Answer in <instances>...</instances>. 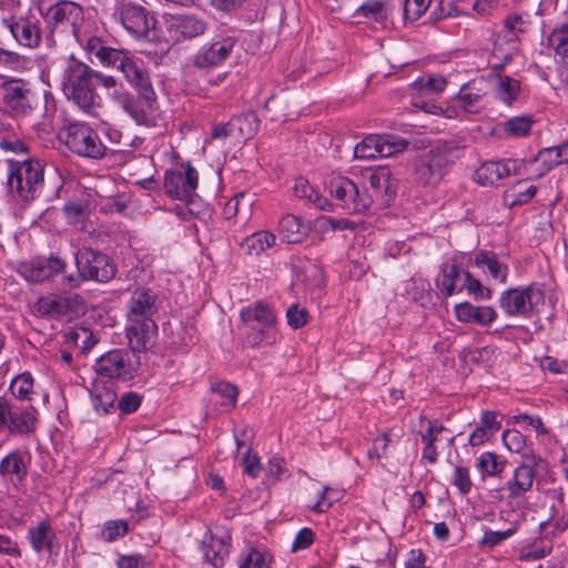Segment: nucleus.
Returning a JSON list of instances; mask_svg holds the SVG:
<instances>
[{
	"label": "nucleus",
	"mask_w": 568,
	"mask_h": 568,
	"mask_svg": "<svg viewBox=\"0 0 568 568\" xmlns=\"http://www.w3.org/2000/svg\"><path fill=\"white\" fill-rule=\"evenodd\" d=\"M549 47L554 49L557 55L568 57V24L561 23L555 28L548 37Z\"/></svg>",
	"instance_id": "nucleus-42"
},
{
	"label": "nucleus",
	"mask_w": 568,
	"mask_h": 568,
	"mask_svg": "<svg viewBox=\"0 0 568 568\" xmlns=\"http://www.w3.org/2000/svg\"><path fill=\"white\" fill-rule=\"evenodd\" d=\"M138 349L112 351L102 355L95 363L94 369L99 376L130 381L134 378L141 365Z\"/></svg>",
	"instance_id": "nucleus-7"
},
{
	"label": "nucleus",
	"mask_w": 568,
	"mask_h": 568,
	"mask_svg": "<svg viewBox=\"0 0 568 568\" xmlns=\"http://www.w3.org/2000/svg\"><path fill=\"white\" fill-rule=\"evenodd\" d=\"M487 88L488 83L484 78L471 80L460 88L457 100L466 112H475L474 108L486 94Z\"/></svg>",
	"instance_id": "nucleus-27"
},
{
	"label": "nucleus",
	"mask_w": 568,
	"mask_h": 568,
	"mask_svg": "<svg viewBox=\"0 0 568 568\" xmlns=\"http://www.w3.org/2000/svg\"><path fill=\"white\" fill-rule=\"evenodd\" d=\"M44 21L53 41L75 40L91 20L84 18L80 4L61 0L50 6L43 13Z\"/></svg>",
	"instance_id": "nucleus-3"
},
{
	"label": "nucleus",
	"mask_w": 568,
	"mask_h": 568,
	"mask_svg": "<svg viewBox=\"0 0 568 568\" xmlns=\"http://www.w3.org/2000/svg\"><path fill=\"white\" fill-rule=\"evenodd\" d=\"M432 0H404L403 13L407 21H416L429 8Z\"/></svg>",
	"instance_id": "nucleus-49"
},
{
	"label": "nucleus",
	"mask_w": 568,
	"mask_h": 568,
	"mask_svg": "<svg viewBox=\"0 0 568 568\" xmlns=\"http://www.w3.org/2000/svg\"><path fill=\"white\" fill-rule=\"evenodd\" d=\"M110 67L122 72L125 80L139 91L142 99H144L149 105L155 101V92L142 60L128 52L120 51Z\"/></svg>",
	"instance_id": "nucleus-9"
},
{
	"label": "nucleus",
	"mask_w": 568,
	"mask_h": 568,
	"mask_svg": "<svg viewBox=\"0 0 568 568\" xmlns=\"http://www.w3.org/2000/svg\"><path fill=\"white\" fill-rule=\"evenodd\" d=\"M212 389L220 394L222 397L226 398L227 403L232 406L235 404L237 397L236 386L227 382H219L212 387Z\"/></svg>",
	"instance_id": "nucleus-61"
},
{
	"label": "nucleus",
	"mask_w": 568,
	"mask_h": 568,
	"mask_svg": "<svg viewBox=\"0 0 568 568\" xmlns=\"http://www.w3.org/2000/svg\"><path fill=\"white\" fill-rule=\"evenodd\" d=\"M270 562L271 557L266 551L246 548L239 559V568H270Z\"/></svg>",
	"instance_id": "nucleus-39"
},
{
	"label": "nucleus",
	"mask_w": 568,
	"mask_h": 568,
	"mask_svg": "<svg viewBox=\"0 0 568 568\" xmlns=\"http://www.w3.org/2000/svg\"><path fill=\"white\" fill-rule=\"evenodd\" d=\"M357 13L382 22L388 18L389 7L384 0H367L357 9Z\"/></svg>",
	"instance_id": "nucleus-40"
},
{
	"label": "nucleus",
	"mask_w": 568,
	"mask_h": 568,
	"mask_svg": "<svg viewBox=\"0 0 568 568\" xmlns=\"http://www.w3.org/2000/svg\"><path fill=\"white\" fill-rule=\"evenodd\" d=\"M169 30L178 41L192 39L205 32L206 23L195 16H173L169 23Z\"/></svg>",
	"instance_id": "nucleus-23"
},
{
	"label": "nucleus",
	"mask_w": 568,
	"mask_h": 568,
	"mask_svg": "<svg viewBox=\"0 0 568 568\" xmlns=\"http://www.w3.org/2000/svg\"><path fill=\"white\" fill-rule=\"evenodd\" d=\"M504 462L498 459L495 453L486 452L477 459V468L483 475H496L504 469Z\"/></svg>",
	"instance_id": "nucleus-46"
},
{
	"label": "nucleus",
	"mask_w": 568,
	"mask_h": 568,
	"mask_svg": "<svg viewBox=\"0 0 568 568\" xmlns=\"http://www.w3.org/2000/svg\"><path fill=\"white\" fill-rule=\"evenodd\" d=\"M196 187L197 172L191 164H187L183 172L169 171L165 174L164 189L171 197L190 201Z\"/></svg>",
	"instance_id": "nucleus-15"
},
{
	"label": "nucleus",
	"mask_w": 568,
	"mask_h": 568,
	"mask_svg": "<svg viewBox=\"0 0 568 568\" xmlns=\"http://www.w3.org/2000/svg\"><path fill=\"white\" fill-rule=\"evenodd\" d=\"M408 146V141L395 135H368L354 149V158L358 160H373L387 158L403 152Z\"/></svg>",
	"instance_id": "nucleus-12"
},
{
	"label": "nucleus",
	"mask_w": 568,
	"mask_h": 568,
	"mask_svg": "<svg viewBox=\"0 0 568 568\" xmlns=\"http://www.w3.org/2000/svg\"><path fill=\"white\" fill-rule=\"evenodd\" d=\"M550 551H551L550 544H545V545L535 544L532 546L524 547L520 550L519 560L530 561V560L540 559V558H544L545 556H547L548 554H550Z\"/></svg>",
	"instance_id": "nucleus-56"
},
{
	"label": "nucleus",
	"mask_w": 568,
	"mask_h": 568,
	"mask_svg": "<svg viewBox=\"0 0 568 568\" xmlns=\"http://www.w3.org/2000/svg\"><path fill=\"white\" fill-rule=\"evenodd\" d=\"M519 163L516 160L488 161L475 171V181L484 186L496 185L503 179L516 174Z\"/></svg>",
	"instance_id": "nucleus-17"
},
{
	"label": "nucleus",
	"mask_w": 568,
	"mask_h": 568,
	"mask_svg": "<svg viewBox=\"0 0 568 568\" xmlns=\"http://www.w3.org/2000/svg\"><path fill=\"white\" fill-rule=\"evenodd\" d=\"M474 263L476 266L486 270L487 273L499 283L506 282L508 267L495 253L480 251L475 255Z\"/></svg>",
	"instance_id": "nucleus-30"
},
{
	"label": "nucleus",
	"mask_w": 568,
	"mask_h": 568,
	"mask_svg": "<svg viewBox=\"0 0 568 568\" xmlns=\"http://www.w3.org/2000/svg\"><path fill=\"white\" fill-rule=\"evenodd\" d=\"M265 486L274 485L287 476L285 460L281 457H273L268 460L267 468H264Z\"/></svg>",
	"instance_id": "nucleus-45"
},
{
	"label": "nucleus",
	"mask_w": 568,
	"mask_h": 568,
	"mask_svg": "<svg viewBox=\"0 0 568 568\" xmlns=\"http://www.w3.org/2000/svg\"><path fill=\"white\" fill-rule=\"evenodd\" d=\"M28 538L34 551L57 552V535L49 520H42L29 528Z\"/></svg>",
	"instance_id": "nucleus-22"
},
{
	"label": "nucleus",
	"mask_w": 568,
	"mask_h": 568,
	"mask_svg": "<svg viewBox=\"0 0 568 568\" xmlns=\"http://www.w3.org/2000/svg\"><path fill=\"white\" fill-rule=\"evenodd\" d=\"M158 307V296L152 290L138 287L132 292L126 314V336L133 349L145 351L153 345L158 331L153 316Z\"/></svg>",
	"instance_id": "nucleus-2"
},
{
	"label": "nucleus",
	"mask_w": 568,
	"mask_h": 568,
	"mask_svg": "<svg viewBox=\"0 0 568 568\" xmlns=\"http://www.w3.org/2000/svg\"><path fill=\"white\" fill-rule=\"evenodd\" d=\"M241 318L244 323L251 324L257 322L264 327H271L275 324L274 312L265 304L256 303L241 311Z\"/></svg>",
	"instance_id": "nucleus-31"
},
{
	"label": "nucleus",
	"mask_w": 568,
	"mask_h": 568,
	"mask_svg": "<svg viewBox=\"0 0 568 568\" xmlns=\"http://www.w3.org/2000/svg\"><path fill=\"white\" fill-rule=\"evenodd\" d=\"M37 418L33 413L24 410L17 415V418L10 425L12 434H28L36 430Z\"/></svg>",
	"instance_id": "nucleus-47"
},
{
	"label": "nucleus",
	"mask_w": 568,
	"mask_h": 568,
	"mask_svg": "<svg viewBox=\"0 0 568 568\" xmlns=\"http://www.w3.org/2000/svg\"><path fill=\"white\" fill-rule=\"evenodd\" d=\"M314 541V534L310 528H303L298 531L293 542V551L308 548Z\"/></svg>",
	"instance_id": "nucleus-63"
},
{
	"label": "nucleus",
	"mask_w": 568,
	"mask_h": 568,
	"mask_svg": "<svg viewBox=\"0 0 568 568\" xmlns=\"http://www.w3.org/2000/svg\"><path fill=\"white\" fill-rule=\"evenodd\" d=\"M542 160V162L548 163V169L551 166L561 164L568 161V143H564L558 146L545 149L539 152L536 158V161Z\"/></svg>",
	"instance_id": "nucleus-44"
},
{
	"label": "nucleus",
	"mask_w": 568,
	"mask_h": 568,
	"mask_svg": "<svg viewBox=\"0 0 568 568\" xmlns=\"http://www.w3.org/2000/svg\"><path fill=\"white\" fill-rule=\"evenodd\" d=\"M128 532V523L124 520H110L106 521L102 529L103 540L111 542Z\"/></svg>",
	"instance_id": "nucleus-53"
},
{
	"label": "nucleus",
	"mask_w": 568,
	"mask_h": 568,
	"mask_svg": "<svg viewBox=\"0 0 568 568\" xmlns=\"http://www.w3.org/2000/svg\"><path fill=\"white\" fill-rule=\"evenodd\" d=\"M287 324L294 328L303 327L308 320V312L305 307H301L298 304L291 305L286 311Z\"/></svg>",
	"instance_id": "nucleus-54"
},
{
	"label": "nucleus",
	"mask_w": 568,
	"mask_h": 568,
	"mask_svg": "<svg viewBox=\"0 0 568 568\" xmlns=\"http://www.w3.org/2000/svg\"><path fill=\"white\" fill-rule=\"evenodd\" d=\"M294 195L300 199L308 200L316 207L323 211H328L331 209V203L327 199L322 196L310 183L307 180L300 178L295 181L293 187Z\"/></svg>",
	"instance_id": "nucleus-32"
},
{
	"label": "nucleus",
	"mask_w": 568,
	"mask_h": 568,
	"mask_svg": "<svg viewBox=\"0 0 568 568\" xmlns=\"http://www.w3.org/2000/svg\"><path fill=\"white\" fill-rule=\"evenodd\" d=\"M524 458L525 464L515 470L513 479L507 483L509 494L513 496L525 494L531 488L535 478L534 467L542 462L532 453L525 454Z\"/></svg>",
	"instance_id": "nucleus-19"
},
{
	"label": "nucleus",
	"mask_w": 568,
	"mask_h": 568,
	"mask_svg": "<svg viewBox=\"0 0 568 568\" xmlns=\"http://www.w3.org/2000/svg\"><path fill=\"white\" fill-rule=\"evenodd\" d=\"M368 187L361 193L357 185L347 178L336 176L329 180L328 190L341 205L352 213H365L373 204L385 207L396 195L397 180L388 168L379 166L366 172Z\"/></svg>",
	"instance_id": "nucleus-1"
},
{
	"label": "nucleus",
	"mask_w": 568,
	"mask_h": 568,
	"mask_svg": "<svg viewBox=\"0 0 568 568\" xmlns=\"http://www.w3.org/2000/svg\"><path fill=\"white\" fill-rule=\"evenodd\" d=\"M235 40L233 38H224L204 47L195 57V65L199 68H210L222 63L233 51Z\"/></svg>",
	"instance_id": "nucleus-20"
},
{
	"label": "nucleus",
	"mask_w": 568,
	"mask_h": 568,
	"mask_svg": "<svg viewBox=\"0 0 568 568\" xmlns=\"http://www.w3.org/2000/svg\"><path fill=\"white\" fill-rule=\"evenodd\" d=\"M2 24L20 44L27 48H36L39 45L41 30L39 26L29 18L21 17L17 19L10 17L2 19Z\"/></svg>",
	"instance_id": "nucleus-18"
},
{
	"label": "nucleus",
	"mask_w": 568,
	"mask_h": 568,
	"mask_svg": "<svg viewBox=\"0 0 568 568\" xmlns=\"http://www.w3.org/2000/svg\"><path fill=\"white\" fill-rule=\"evenodd\" d=\"M141 397L135 393H125L119 400L118 407L122 413L130 414L138 409Z\"/></svg>",
	"instance_id": "nucleus-60"
},
{
	"label": "nucleus",
	"mask_w": 568,
	"mask_h": 568,
	"mask_svg": "<svg viewBox=\"0 0 568 568\" xmlns=\"http://www.w3.org/2000/svg\"><path fill=\"white\" fill-rule=\"evenodd\" d=\"M505 28L510 32H525L527 29V21L523 14H509L504 20Z\"/></svg>",
	"instance_id": "nucleus-62"
},
{
	"label": "nucleus",
	"mask_w": 568,
	"mask_h": 568,
	"mask_svg": "<svg viewBox=\"0 0 568 568\" xmlns=\"http://www.w3.org/2000/svg\"><path fill=\"white\" fill-rule=\"evenodd\" d=\"M455 314L459 322L478 324L481 326L493 323L497 313L491 306H475L468 302L457 304Z\"/></svg>",
	"instance_id": "nucleus-24"
},
{
	"label": "nucleus",
	"mask_w": 568,
	"mask_h": 568,
	"mask_svg": "<svg viewBox=\"0 0 568 568\" xmlns=\"http://www.w3.org/2000/svg\"><path fill=\"white\" fill-rule=\"evenodd\" d=\"M446 85L447 81L444 77L424 74L412 84V88L419 95L427 97L443 92Z\"/></svg>",
	"instance_id": "nucleus-35"
},
{
	"label": "nucleus",
	"mask_w": 568,
	"mask_h": 568,
	"mask_svg": "<svg viewBox=\"0 0 568 568\" xmlns=\"http://www.w3.org/2000/svg\"><path fill=\"white\" fill-rule=\"evenodd\" d=\"M64 144L77 155L101 159L111 146L101 139L99 133L85 123H72L63 131Z\"/></svg>",
	"instance_id": "nucleus-6"
},
{
	"label": "nucleus",
	"mask_w": 568,
	"mask_h": 568,
	"mask_svg": "<svg viewBox=\"0 0 568 568\" xmlns=\"http://www.w3.org/2000/svg\"><path fill=\"white\" fill-rule=\"evenodd\" d=\"M74 41L84 49L91 62L97 59L105 67H110L121 51L104 44L101 37L98 36L93 21L84 28Z\"/></svg>",
	"instance_id": "nucleus-14"
},
{
	"label": "nucleus",
	"mask_w": 568,
	"mask_h": 568,
	"mask_svg": "<svg viewBox=\"0 0 568 568\" xmlns=\"http://www.w3.org/2000/svg\"><path fill=\"white\" fill-rule=\"evenodd\" d=\"M308 232L310 226L303 223L298 216L292 214L283 216L278 224L280 237L288 244L301 243Z\"/></svg>",
	"instance_id": "nucleus-26"
},
{
	"label": "nucleus",
	"mask_w": 568,
	"mask_h": 568,
	"mask_svg": "<svg viewBox=\"0 0 568 568\" xmlns=\"http://www.w3.org/2000/svg\"><path fill=\"white\" fill-rule=\"evenodd\" d=\"M90 393L97 413L106 414L114 406L116 394L110 387L94 384Z\"/></svg>",
	"instance_id": "nucleus-34"
},
{
	"label": "nucleus",
	"mask_w": 568,
	"mask_h": 568,
	"mask_svg": "<svg viewBox=\"0 0 568 568\" xmlns=\"http://www.w3.org/2000/svg\"><path fill=\"white\" fill-rule=\"evenodd\" d=\"M515 532V529L510 528L505 531H486L480 540V545L485 548H493L499 545L501 541L509 538Z\"/></svg>",
	"instance_id": "nucleus-58"
},
{
	"label": "nucleus",
	"mask_w": 568,
	"mask_h": 568,
	"mask_svg": "<svg viewBox=\"0 0 568 568\" xmlns=\"http://www.w3.org/2000/svg\"><path fill=\"white\" fill-rule=\"evenodd\" d=\"M230 122L232 133L236 139H251L258 128V120L254 113L235 116Z\"/></svg>",
	"instance_id": "nucleus-33"
},
{
	"label": "nucleus",
	"mask_w": 568,
	"mask_h": 568,
	"mask_svg": "<svg viewBox=\"0 0 568 568\" xmlns=\"http://www.w3.org/2000/svg\"><path fill=\"white\" fill-rule=\"evenodd\" d=\"M544 303V292L537 285L505 291L499 300L500 308L509 316H530Z\"/></svg>",
	"instance_id": "nucleus-10"
},
{
	"label": "nucleus",
	"mask_w": 568,
	"mask_h": 568,
	"mask_svg": "<svg viewBox=\"0 0 568 568\" xmlns=\"http://www.w3.org/2000/svg\"><path fill=\"white\" fill-rule=\"evenodd\" d=\"M503 443L508 450L525 455L526 438L516 429H507L503 434Z\"/></svg>",
	"instance_id": "nucleus-50"
},
{
	"label": "nucleus",
	"mask_w": 568,
	"mask_h": 568,
	"mask_svg": "<svg viewBox=\"0 0 568 568\" xmlns=\"http://www.w3.org/2000/svg\"><path fill=\"white\" fill-rule=\"evenodd\" d=\"M118 568H144L141 556H122L118 560Z\"/></svg>",
	"instance_id": "nucleus-64"
},
{
	"label": "nucleus",
	"mask_w": 568,
	"mask_h": 568,
	"mask_svg": "<svg viewBox=\"0 0 568 568\" xmlns=\"http://www.w3.org/2000/svg\"><path fill=\"white\" fill-rule=\"evenodd\" d=\"M11 394L18 399H31L33 394V377L29 372L16 376L10 384Z\"/></svg>",
	"instance_id": "nucleus-41"
},
{
	"label": "nucleus",
	"mask_w": 568,
	"mask_h": 568,
	"mask_svg": "<svg viewBox=\"0 0 568 568\" xmlns=\"http://www.w3.org/2000/svg\"><path fill=\"white\" fill-rule=\"evenodd\" d=\"M114 14L125 30L136 38L146 37L155 26L154 18L144 7L131 2L119 3Z\"/></svg>",
	"instance_id": "nucleus-13"
},
{
	"label": "nucleus",
	"mask_w": 568,
	"mask_h": 568,
	"mask_svg": "<svg viewBox=\"0 0 568 568\" xmlns=\"http://www.w3.org/2000/svg\"><path fill=\"white\" fill-rule=\"evenodd\" d=\"M0 473L4 476H16L18 479H21L27 474L21 455L13 452L6 456L1 460Z\"/></svg>",
	"instance_id": "nucleus-43"
},
{
	"label": "nucleus",
	"mask_w": 568,
	"mask_h": 568,
	"mask_svg": "<svg viewBox=\"0 0 568 568\" xmlns=\"http://www.w3.org/2000/svg\"><path fill=\"white\" fill-rule=\"evenodd\" d=\"M449 148L436 145L422 154L414 163V180L423 186L437 185L447 172Z\"/></svg>",
	"instance_id": "nucleus-8"
},
{
	"label": "nucleus",
	"mask_w": 568,
	"mask_h": 568,
	"mask_svg": "<svg viewBox=\"0 0 568 568\" xmlns=\"http://www.w3.org/2000/svg\"><path fill=\"white\" fill-rule=\"evenodd\" d=\"M452 484L458 489L460 495L469 494L473 483L468 468L456 466L453 471Z\"/></svg>",
	"instance_id": "nucleus-52"
},
{
	"label": "nucleus",
	"mask_w": 568,
	"mask_h": 568,
	"mask_svg": "<svg viewBox=\"0 0 568 568\" xmlns=\"http://www.w3.org/2000/svg\"><path fill=\"white\" fill-rule=\"evenodd\" d=\"M94 75V70L74 59L69 61L63 71L62 89L64 95L83 110L93 106L98 98Z\"/></svg>",
	"instance_id": "nucleus-4"
},
{
	"label": "nucleus",
	"mask_w": 568,
	"mask_h": 568,
	"mask_svg": "<svg viewBox=\"0 0 568 568\" xmlns=\"http://www.w3.org/2000/svg\"><path fill=\"white\" fill-rule=\"evenodd\" d=\"M75 264L78 274L64 277V282L71 288L80 286L82 281L108 282L115 275V266L110 257L90 247H83L77 253Z\"/></svg>",
	"instance_id": "nucleus-5"
},
{
	"label": "nucleus",
	"mask_w": 568,
	"mask_h": 568,
	"mask_svg": "<svg viewBox=\"0 0 568 568\" xmlns=\"http://www.w3.org/2000/svg\"><path fill=\"white\" fill-rule=\"evenodd\" d=\"M500 428L495 412L484 410L480 415V423L470 434L468 443L471 446H479L490 439V437Z\"/></svg>",
	"instance_id": "nucleus-29"
},
{
	"label": "nucleus",
	"mask_w": 568,
	"mask_h": 568,
	"mask_svg": "<svg viewBox=\"0 0 568 568\" xmlns=\"http://www.w3.org/2000/svg\"><path fill=\"white\" fill-rule=\"evenodd\" d=\"M64 268L65 262L59 256L51 255L23 263L20 273L27 281L43 282L62 273Z\"/></svg>",
	"instance_id": "nucleus-16"
},
{
	"label": "nucleus",
	"mask_w": 568,
	"mask_h": 568,
	"mask_svg": "<svg viewBox=\"0 0 568 568\" xmlns=\"http://www.w3.org/2000/svg\"><path fill=\"white\" fill-rule=\"evenodd\" d=\"M462 285H464V288L467 290L469 294H474L477 298H490L491 291L483 287L480 282L474 278L469 272L464 273Z\"/></svg>",
	"instance_id": "nucleus-55"
},
{
	"label": "nucleus",
	"mask_w": 568,
	"mask_h": 568,
	"mask_svg": "<svg viewBox=\"0 0 568 568\" xmlns=\"http://www.w3.org/2000/svg\"><path fill=\"white\" fill-rule=\"evenodd\" d=\"M30 90L21 81H9L3 84V101L16 115L24 114L31 109Z\"/></svg>",
	"instance_id": "nucleus-21"
},
{
	"label": "nucleus",
	"mask_w": 568,
	"mask_h": 568,
	"mask_svg": "<svg viewBox=\"0 0 568 568\" xmlns=\"http://www.w3.org/2000/svg\"><path fill=\"white\" fill-rule=\"evenodd\" d=\"M321 227L326 230L331 229L333 231H344V230H354L355 224L351 220L347 219H333V217H322L320 220Z\"/></svg>",
	"instance_id": "nucleus-59"
},
{
	"label": "nucleus",
	"mask_w": 568,
	"mask_h": 568,
	"mask_svg": "<svg viewBox=\"0 0 568 568\" xmlns=\"http://www.w3.org/2000/svg\"><path fill=\"white\" fill-rule=\"evenodd\" d=\"M463 278L456 265L445 266L443 270V277L438 282V286L446 296L453 295L455 292L464 290L462 285Z\"/></svg>",
	"instance_id": "nucleus-38"
},
{
	"label": "nucleus",
	"mask_w": 568,
	"mask_h": 568,
	"mask_svg": "<svg viewBox=\"0 0 568 568\" xmlns=\"http://www.w3.org/2000/svg\"><path fill=\"white\" fill-rule=\"evenodd\" d=\"M276 236L268 231L256 232L245 239L243 247L251 255H258L275 244Z\"/></svg>",
	"instance_id": "nucleus-36"
},
{
	"label": "nucleus",
	"mask_w": 568,
	"mask_h": 568,
	"mask_svg": "<svg viewBox=\"0 0 568 568\" xmlns=\"http://www.w3.org/2000/svg\"><path fill=\"white\" fill-rule=\"evenodd\" d=\"M536 186L527 185L525 181L517 182L505 193V201L510 205H521L528 203L536 194Z\"/></svg>",
	"instance_id": "nucleus-37"
},
{
	"label": "nucleus",
	"mask_w": 568,
	"mask_h": 568,
	"mask_svg": "<svg viewBox=\"0 0 568 568\" xmlns=\"http://www.w3.org/2000/svg\"><path fill=\"white\" fill-rule=\"evenodd\" d=\"M78 298V295L61 296L50 294L40 297L34 304V310L42 316H61L72 310Z\"/></svg>",
	"instance_id": "nucleus-25"
},
{
	"label": "nucleus",
	"mask_w": 568,
	"mask_h": 568,
	"mask_svg": "<svg viewBox=\"0 0 568 568\" xmlns=\"http://www.w3.org/2000/svg\"><path fill=\"white\" fill-rule=\"evenodd\" d=\"M243 471L251 478H257L260 475H264V468L261 465L260 458L256 455L251 454L248 449L242 458Z\"/></svg>",
	"instance_id": "nucleus-57"
},
{
	"label": "nucleus",
	"mask_w": 568,
	"mask_h": 568,
	"mask_svg": "<svg viewBox=\"0 0 568 568\" xmlns=\"http://www.w3.org/2000/svg\"><path fill=\"white\" fill-rule=\"evenodd\" d=\"M532 119L528 115L515 116L505 123V129L514 136H523L529 133Z\"/></svg>",
	"instance_id": "nucleus-51"
},
{
	"label": "nucleus",
	"mask_w": 568,
	"mask_h": 568,
	"mask_svg": "<svg viewBox=\"0 0 568 568\" xmlns=\"http://www.w3.org/2000/svg\"><path fill=\"white\" fill-rule=\"evenodd\" d=\"M231 536L227 531L221 535H213L209 544L204 547V557L215 568L222 566L224 558L230 552Z\"/></svg>",
	"instance_id": "nucleus-28"
},
{
	"label": "nucleus",
	"mask_w": 568,
	"mask_h": 568,
	"mask_svg": "<svg viewBox=\"0 0 568 568\" xmlns=\"http://www.w3.org/2000/svg\"><path fill=\"white\" fill-rule=\"evenodd\" d=\"M43 183V165L38 160H24L11 172L8 185L22 200L33 199Z\"/></svg>",
	"instance_id": "nucleus-11"
},
{
	"label": "nucleus",
	"mask_w": 568,
	"mask_h": 568,
	"mask_svg": "<svg viewBox=\"0 0 568 568\" xmlns=\"http://www.w3.org/2000/svg\"><path fill=\"white\" fill-rule=\"evenodd\" d=\"M519 92V82L509 77H499L497 84V94L500 100L510 103L516 99Z\"/></svg>",
	"instance_id": "nucleus-48"
}]
</instances>
